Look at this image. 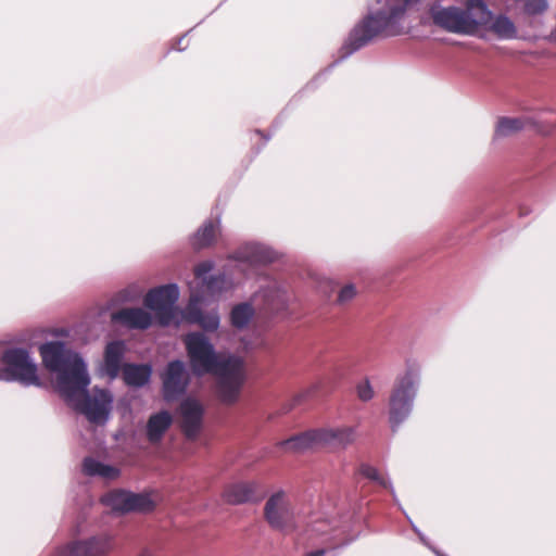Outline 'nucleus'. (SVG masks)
Segmentation results:
<instances>
[{
    "instance_id": "1",
    "label": "nucleus",
    "mask_w": 556,
    "mask_h": 556,
    "mask_svg": "<svg viewBox=\"0 0 556 556\" xmlns=\"http://www.w3.org/2000/svg\"><path fill=\"white\" fill-rule=\"evenodd\" d=\"M184 342L192 371L199 376L203 374L216 376V391L219 400L225 404L236 403L245 381L243 359L218 354L201 332L188 333Z\"/></svg>"
},
{
    "instance_id": "2",
    "label": "nucleus",
    "mask_w": 556,
    "mask_h": 556,
    "mask_svg": "<svg viewBox=\"0 0 556 556\" xmlns=\"http://www.w3.org/2000/svg\"><path fill=\"white\" fill-rule=\"evenodd\" d=\"M39 352L42 364L50 371L58 372L56 388L63 399H73L77 391L90 383L83 358L65 348L60 341L41 344Z\"/></svg>"
},
{
    "instance_id": "3",
    "label": "nucleus",
    "mask_w": 556,
    "mask_h": 556,
    "mask_svg": "<svg viewBox=\"0 0 556 556\" xmlns=\"http://www.w3.org/2000/svg\"><path fill=\"white\" fill-rule=\"evenodd\" d=\"M432 23L452 34L475 35L481 27L489 25L492 12L483 0H466L465 7H443L435 2L429 8Z\"/></svg>"
},
{
    "instance_id": "4",
    "label": "nucleus",
    "mask_w": 556,
    "mask_h": 556,
    "mask_svg": "<svg viewBox=\"0 0 556 556\" xmlns=\"http://www.w3.org/2000/svg\"><path fill=\"white\" fill-rule=\"evenodd\" d=\"M405 5H394L389 12H378L366 16L352 31L350 41L357 50L378 36H396L402 33L399 25L405 13Z\"/></svg>"
},
{
    "instance_id": "5",
    "label": "nucleus",
    "mask_w": 556,
    "mask_h": 556,
    "mask_svg": "<svg viewBox=\"0 0 556 556\" xmlns=\"http://www.w3.org/2000/svg\"><path fill=\"white\" fill-rule=\"evenodd\" d=\"M2 375L5 380L18 381L24 386H40L36 363L28 350L23 348H8L0 356Z\"/></svg>"
},
{
    "instance_id": "6",
    "label": "nucleus",
    "mask_w": 556,
    "mask_h": 556,
    "mask_svg": "<svg viewBox=\"0 0 556 556\" xmlns=\"http://www.w3.org/2000/svg\"><path fill=\"white\" fill-rule=\"evenodd\" d=\"M415 395L416 381L413 372L407 371L396 379L389 400V421L393 432L410 414Z\"/></svg>"
},
{
    "instance_id": "7",
    "label": "nucleus",
    "mask_w": 556,
    "mask_h": 556,
    "mask_svg": "<svg viewBox=\"0 0 556 556\" xmlns=\"http://www.w3.org/2000/svg\"><path fill=\"white\" fill-rule=\"evenodd\" d=\"M114 549V536L108 533L73 540L55 548L50 556H109Z\"/></svg>"
},
{
    "instance_id": "8",
    "label": "nucleus",
    "mask_w": 556,
    "mask_h": 556,
    "mask_svg": "<svg viewBox=\"0 0 556 556\" xmlns=\"http://www.w3.org/2000/svg\"><path fill=\"white\" fill-rule=\"evenodd\" d=\"M67 404L84 414L91 422H101L108 418L112 396L105 390L96 391L90 395L87 387L77 391L73 399H64Z\"/></svg>"
},
{
    "instance_id": "9",
    "label": "nucleus",
    "mask_w": 556,
    "mask_h": 556,
    "mask_svg": "<svg viewBox=\"0 0 556 556\" xmlns=\"http://www.w3.org/2000/svg\"><path fill=\"white\" fill-rule=\"evenodd\" d=\"M179 298L178 287L164 285L150 290L143 300L144 305L154 312L161 326H168L175 317V303Z\"/></svg>"
},
{
    "instance_id": "10",
    "label": "nucleus",
    "mask_w": 556,
    "mask_h": 556,
    "mask_svg": "<svg viewBox=\"0 0 556 556\" xmlns=\"http://www.w3.org/2000/svg\"><path fill=\"white\" fill-rule=\"evenodd\" d=\"M264 518L275 530H287L294 526V513L288 494L279 490L271 494L264 506Z\"/></svg>"
},
{
    "instance_id": "11",
    "label": "nucleus",
    "mask_w": 556,
    "mask_h": 556,
    "mask_svg": "<svg viewBox=\"0 0 556 556\" xmlns=\"http://www.w3.org/2000/svg\"><path fill=\"white\" fill-rule=\"evenodd\" d=\"M265 496L260 483L255 481L235 482L225 486L223 498L230 505L257 503Z\"/></svg>"
},
{
    "instance_id": "12",
    "label": "nucleus",
    "mask_w": 556,
    "mask_h": 556,
    "mask_svg": "<svg viewBox=\"0 0 556 556\" xmlns=\"http://www.w3.org/2000/svg\"><path fill=\"white\" fill-rule=\"evenodd\" d=\"M163 395L167 401L175 400L185 393L188 384V375L181 361L169 362L162 377Z\"/></svg>"
},
{
    "instance_id": "13",
    "label": "nucleus",
    "mask_w": 556,
    "mask_h": 556,
    "mask_svg": "<svg viewBox=\"0 0 556 556\" xmlns=\"http://www.w3.org/2000/svg\"><path fill=\"white\" fill-rule=\"evenodd\" d=\"M201 302V296L192 294L188 305L182 312V317L187 323L198 325L205 331H215L219 326V316L216 311L204 313L200 308Z\"/></svg>"
},
{
    "instance_id": "14",
    "label": "nucleus",
    "mask_w": 556,
    "mask_h": 556,
    "mask_svg": "<svg viewBox=\"0 0 556 556\" xmlns=\"http://www.w3.org/2000/svg\"><path fill=\"white\" fill-rule=\"evenodd\" d=\"M179 410L181 415V430L184 434L188 439H195L202 425V405L195 400L187 399L181 402Z\"/></svg>"
},
{
    "instance_id": "15",
    "label": "nucleus",
    "mask_w": 556,
    "mask_h": 556,
    "mask_svg": "<svg viewBox=\"0 0 556 556\" xmlns=\"http://www.w3.org/2000/svg\"><path fill=\"white\" fill-rule=\"evenodd\" d=\"M320 447L344 448L355 440L353 427L317 429Z\"/></svg>"
},
{
    "instance_id": "16",
    "label": "nucleus",
    "mask_w": 556,
    "mask_h": 556,
    "mask_svg": "<svg viewBox=\"0 0 556 556\" xmlns=\"http://www.w3.org/2000/svg\"><path fill=\"white\" fill-rule=\"evenodd\" d=\"M112 321L130 329H148L152 324L150 313L140 307H126L112 314Z\"/></svg>"
},
{
    "instance_id": "17",
    "label": "nucleus",
    "mask_w": 556,
    "mask_h": 556,
    "mask_svg": "<svg viewBox=\"0 0 556 556\" xmlns=\"http://www.w3.org/2000/svg\"><path fill=\"white\" fill-rule=\"evenodd\" d=\"M315 447H320L317 429L295 434L276 444V448L287 453H303Z\"/></svg>"
},
{
    "instance_id": "18",
    "label": "nucleus",
    "mask_w": 556,
    "mask_h": 556,
    "mask_svg": "<svg viewBox=\"0 0 556 556\" xmlns=\"http://www.w3.org/2000/svg\"><path fill=\"white\" fill-rule=\"evenodd\" d=\"M125 354V344L123 341H112L108 343L104 352V368L111 379H115L122 367V361Z\"/></svg>"
},
{
    "instance_id": "19",
    "label": "nucleus",
    "mask_w": 556,
    "mask_h": 556,
    "mask_svg": "<svg viewBox=\"0 0 556 556\" xmlns=\"http://www.w3.org/2000/svg\"><path fill=\"white\" fill-rule=\"evenodd\" d=\"M172 424L173 418L167 410L151 415L147 422L148 441L152 444L159 443Z\"/></svg>"
},
{
    "instance_id": "20",
    "label": "nucleus",
    "mask_w": 556,
    "mask_h": 556,
    "mask_svg": "<svg viewBox=\"0 0 556 556\" xmlns=\"http://www.w3.org/2000/svg\"><path fill=\"white\" fill-rule=\"evenodd\" d=\"M122 372L127 386L140 388L149 382L152 368L148 364H124Z\"/></svg>"
},
{
    "instance_id": "21",
    "label": "nucleus",
    "mask_w": 556,
    "mask_h": 556,
    "mask_svg": "<svg viewBox=\"0 0 556 556\" xmlns=\"http://www.w3.org/2000/svg\"><path fill=\"white\" fill-rule=\"evenodd\" d=\"M83 472L90 477H102L105 479H116L119 476V470L111 465H105L93 457H86L83 460Z\"/></svg>"
},
{
    "instance_id": "22",
    "label": "nucleus",
    "mask_w": 556,
    "mask_h": 556,
    "mask_svg": "<svg viewBox=\"0 0 556 556\" xmlns=\"http://www.w3.org/2000/svg\"><path fill=\"white\" fill-rule=\"evenodd\" d=\"M130 491L116 489L108 492L102 496V503L112 508L114 511L122 514L128 513Z\"/></svg>"
},
{
    "instance_id": "23",
    "label": "nucleus",
    "mask_w": 556,
    "mask_h": 556,
    "mask_svg": "<svg viewBox=\"0 0 556 556\" xmlns=\"http://www.w3.org/2000/svg\"><path fill=\"white\" fill-rule=\"evenodd\" d=\"M219 233L218 225L214 222L206 223L193 238V247L195 249H204L211 247Z\"/></svg>"
},
{
    "instance_id": "24",
    "label": "nucleus",
    "mask_w": 556,
    "mask_h": 556,
    "mask_svg": "<svg viewBox=\"0 0 556 556\" xmlns=\"http://www.w3.org/2000/svg\"><path fill=\"white\" fill-rule=\"evenodd\" d=\"M228 281L224 275L212 276L207 280L203 279L202 292L197 293L204 301L205 296L215 298L227 289Z\"/></svg>"
},
{
    "instance_id": "25",
    "label": "nucleus",
    "mask_w": 556,
    "mask_h": 556,
    "mask_svg": "<svg viewBox=\"0 0 556 556\" xmlns=\"http://www.w3.org/2000/svg\"><path fill=\"white\" fill-rule=\"evenodd\" d=\"M490 30L494 33L498 38L511 39L516 37L517 29L515 24L509 17L505 15H498L493 22L491 21Z\"/></svg>"
},
{
    "instance_id": "26",
    "label": "nucleus",
    "mask_w": 556,
    "mask_h": 556,
    "mask_svg": "<svg viewBox=\"0 0 556 556\" xmlns=\"http://www.w3.org/2000/svg\"><path fill=\"white\" fill-rule=\"evenodd\" d=\"M156 504L148 493H132L129 494L128 513H150L153 511Z\"/></svg>"
},
{
    "instance_id": "27",
    "label": "nucleus",
    "mask_w": 556,
    "mask_h": 556,
    "mask_svg": "<svg viewBox=\"0 0 556 556\" xmlns=\"http://www.w3.org/2000/svg\"><path fill=\"white\" fill-rule=\"evenodd\" d=\"M523 123L520 118L502 117L498 119L495 136L507 137L521 130Z\"/></svg>"
},
{
    "instance_id": "28",
    "label": "nucleus",
    "mask_w": 556,
    "mask_h": 556,
    "mask_svg": "<svg viewBox=\"0 0 556 556\" xmlns=\"http://www.w3.org/2000/svg\"><path fill=\"white\" fill-rule=\"evenodd\" d=\"M252 315L253 309L251 305L247 303L236 305L230 314L231 324L237 328H243L244 326L248 325Z\"/></svg>"
},
{
    "instance_id": "29",
    "label": "nucleus",
    "mask_w": 556,
    "mask_h": 556,
    "mask_svg": "<svg viewBox=\"0 0 556 556\" xmlns=\"http://www.w3.org/2000/svg\"><path fill=\"white\" fill-rule=\"evenodd\" d=\"M548 9L547 0H525L523 11L527 15H541Z\"/></svg>"
},
{
    "instance_id": "30",
    "label": "nucleus",
    "mask_w": 556,
    "mask_h": 556,
    "mask_svg": "<svg viewBox=\"0 0 556 556\" xmlns=\"http://www.w3.org/2000/svg\"><path fill=\"white\" fill-rule=\"evenodd\" d=\"M359 472L365 478L377 482L381 486L386 489L389 488V481L379 473L377 468L370 465L363 464L359 468Z\"/></svg>"
},
{
    "instance_id": "31",
    "label": "nucleus",
    "mask_w": 556,
    "mask_h": 556,
    "mask_svg": "<svg viewBox=\"0 0 556 556\" xmlns=\"http://www.w3.org/2000/svg\"><path fill=\"white\" fill-rule=\"evenodd\" d=\"M356 393L357 397L363 402L370 401L375 395V391L368 379H365L356 386Z\"/></svg>"
},
{
    "instance_id": "32",
    "label": "nucleus",
    "mask_w": 556,
    "mask_h": 556,
    "mask_svg": "<svg viewBox=\"0 0 556 556\" xmlns=\"http://www.w3.org/2000/svg\"><path fill=\"white\" fill-rule=\"evenodd\" d=\"M355 294H356V291H355L354 286L348 285L340 290L339 295H338V302L342 303V304L346 303L350 300H352L355 296Z\"/></svg>"
},
{
    "instance_id": "33",
    "label": "nucleus",
    "mask_w": 556,
    "mask_h": 556,
    "mask_svg": "<svg viewBox=\"0 0 556 556\" xmlns=\"http://www.w3.org/2000/svg\"><path fill=\"white\" fill-rule=\"evenodd\" d=\"M213 268V264L208 261L202 262L194 267V276L200 279L203 278Z\"/></svg>"
},
{
    "instance_id": "34",
    "label": "nucleus",
    "mask_w": 556,
    "mask_h": 556,
    "mask_svg": "<svg viewBox=\"0 0 556 556\" xmlns=\"http://www.w3.org/2000/svg\"><path fill=\"white\" fill-rule=\"evenodd\" d=\"M325 554H326V549L320 548V549L309 552L305 556H324Z\"/></svg>"
},
{
    "instance_id": "35",
    "label": "nucleus",
    "mask_w": 556,
    "mask_h": 556,
    "mask_svg": "<svg viewBox=\"0 0 556 556\" xmlns=\"http://www.w3.org/2000/svg\"><path fill=\"white\" fill-rule=\"evenodd\" d=\"M255 132H256L257 135H260L262 138H264L265 140H268V139H269V136L264 135V132H263V131H261V130H256Z\"/></svg>"
},
{
    "instance_id": "36",
    "label": "nucleus",
    "mask_w": 556,
    "mask_h": 556,
    "mask_svg": "<svg viewBox=\"0 0 556 556\" xmlns=\"http://www.w3.org/2000/svg\"><path fill=\"white\" fill-rule=\"evenodd\" d=\"M403 1H404L405 5H406V4L415 3L418 0H403Z\"/></svg>"
},
{
    "instance_id": "37",
    "label": "nucleus",
    "mask_w": 556,
    "mask_h": 556,
    "mask_svg": "<svg viewBox=\"0 0 556 556\" xmlns=\"http://www.w3.org/2000/svg\"><path fill=\"white\" fill-rule=\"evenodd\" d=\"M140 556H150V555L147 553H142Z\"/></svg>"
}]
</instances>
